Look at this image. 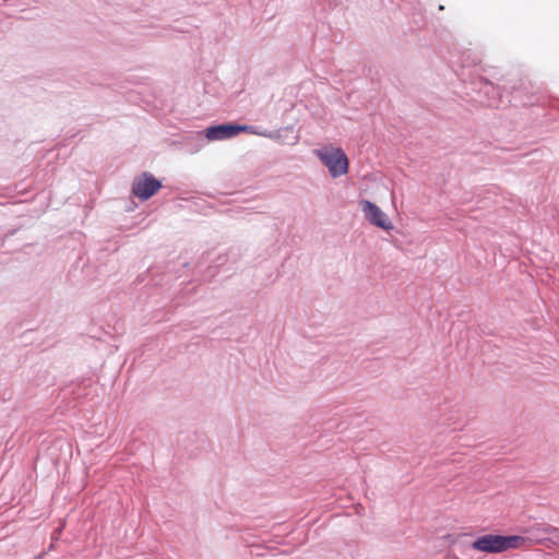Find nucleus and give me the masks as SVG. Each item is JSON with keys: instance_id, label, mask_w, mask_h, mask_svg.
<instances>
[{"instance_id": "f257e3e1", "label": "nucleus", "mask_w": 559, "mask_h": 559, "mask_svg": "<svg viewBox=\"0 0 559 559\" xmlns=\"http://www.w3.org/2000/svg\"><path fill=\"white\" fill-rule=\"evenodd\" d=\"M526 544V538L520 535H497L485 534L477 537L472 543V548L476 551L487 554H500L513 549H520Z\"/></svg>"}, {"instance_id": "f03ea898", "label": "nucleus", "mask_w": 559, "mask_h": 559, "mask_svg": "<svg viewBox=\"0 0 559 559\" xmlns=\"http://www.w3.org/2000/svg\"><path fill=\"white\" fill-rule=\"evenodd\" d=\"M316 156L328 167L332 177L348 173V158L340 147H323L314 151Z\"/></svg>"}, {"instance_id": "7ed1b4c3", "label": "nucleus", "mask_w": 559, "mask_h": 559, "mask_svg": "<svg viewBox=\"0 0 559 559\" xmlns=\"http://www.w3.org/2000/svg\"><path fill=\"white\" fill-rule=\"evenodd\" d=\"M241 132H250L258 134V132L253 131V127L251 126H241V124H218L212 126L205 129V136L209 141H218L230 139L236 136Z\"/></svg>"}, {"instance_id": "20e7f679", "label": "nucleus", "mask_w": 559, "mask_h": 559, "mask_svg": "<svg viewBox=\"0 0 559 559\" xmlns=\"http://www.w3.org/2000/svg\"><path fill=\"white\" fill-rule=\"evenodd\" d=\"M162 183L148 173L142 174L136 178L132 186V193L140 200L145 201L153 197L159 189Z\"/></svg>"}, {"instance_id": "39448f33", "label": "nucleus", "mask_w": 559, "mask_h": 559, "mask_svg": "<svg viewBox=\"0 0 559 559\" xmlns=\"http://www.w3.org/2000/svg\"><path fill=\"white\" fill-rule=\"evenodd\" d=\"M359 205L369 223L384 230H390L393 228V225L388 218L386 214L378 205L368 200H361Z\"/></svg>"}]
</instances>
